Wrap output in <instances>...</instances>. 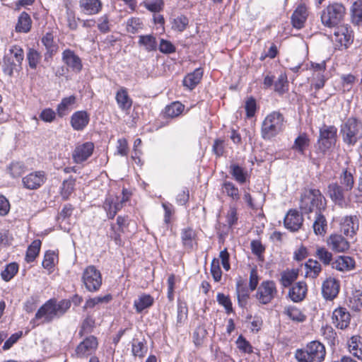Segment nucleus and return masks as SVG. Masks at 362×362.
I'll return each instance as SVG.
<instances>
[{"instance_id": "79ce46f5", "label": "nucleus", "mask_w": 362, "mask_h": 362, "mask_svg": "<svg viewBox=\"0 0 362 362\" xmlns=\"http://www.w3.org/2000/svg\"><path fill=\"white\" fill-rule=\"evenodd\" d=\"M41 244L42 243L40 240H35L29 245L25 255L27 262H33L35 259L40 252Z\"/></svg>"}, {"instance_id": "72a5a7b5", "label": "nucleus", "mask_w": 362, "mask_h": 362, "mask_svg": "<svg viewBox=\"0 0 362 362\" xmlns=\"http://www.w3.org/2000/svg\"><path fill=\"white\" fill-rule=\"evenodd\" d=\"M230 173L240 184H243L248 177L247 172L238 164H232L230 166Z\"/></svg>"}, {"instance_id": "dca6fc26", "label": "nucleus", "mask_w": 362, "mask_h": 362, "mask_svg": "<svg viewBox=\"0 0 362 362\" xmlns=\"http://www.w3.org/2000/svg\"><path fill=\"white\" fill-rule=\"evenodd\" d=\"M333 325L338 329L347 328L351 322V315L346 308L338 307L334 310L332 315Z\"/></svg>"}, {"instance_id": "a211bd4d", "label": "nucleus", "mask_w": 362, "mask_h": 362, "mask_svg": "<svg viewBox=\"0 0 362 362\" xmlns=\"http://www.w3.org/2000/svg\"><path fill=\"white\" fill-rule=\"evenodd\" d=\"M303 222V216L296 209H291L284 218L285 227L293 232L298 230Z\"/></svg>"}, {"instance_id": "2eb2a0df", "label": "nucleus", "mask_w": 362, "mask_h": 362, "mask_svg": "<svg viewBox=\"0 0 362 362\" xmlns=\"http://www.w3.org/2000/svg\"><path fill=\"white\" fill-rule=\"evenodd\" d=\"M62 60L66 64L67 69L75 73H79L83 68L81 58L70 49H66L62 54Z\"/></svg>"}, {"instance_id": "7ed1b4c3", "label": "nucleus", "mask_w": 362, "mask_h": 362, "mask_svg": "<svg viewBox=\"0 0 362 362\" xmlns=\"http://www.w3.org/2000/svg\"><path fill=\"white\" fill-rule=\"evenodd\" d=\"M284 117L278 112L274 111L269 114L264 119L261 127L262 137L269 140L283 131L284 126Z\"/></svg>"}, {"instance_id": "de8ad7c7", "label": "nucleus", "mask_w": 362, "mask_h": 362, "mask_svg": "<svg viewBox=\"0 0 362 362\" xmlns=\"http://www.w3.org/2000/svg\"><path fill=\"white\" fill-rule=\"evenodd\" d=\"M26 166L23 162H12L7 168V171L13 178L21 177L25 171Z\"/></svg>"}, {"instance_id": "9d476101", "label": "nucleus", "mask_w": 362, "mask_h": 362, "mask_svg": "<svg viewBox=\"0 0 362 362\" xmlns=\"http://www.w3.org/2000/svg\"><path fill=\"white\" fill-rule=\"evenodd\" d=\"M332 40L337 43L339 49L347 48L354 40L353 30L351 26L347 24L336 26Z\"/></svg>"}, {"instance_id": "0e129e2a", "label": "nucleus", "mask_w": 362, "mask_h": 362, "mask_svg": "<svg viewBox=\"0 0 362 362\" xmlns=\"http://www.w3.org/2000/svg\"><path fill=\"white\" fill-rule=\"evenodd\" d=\"M211 273L214 280L218 282L221 279L222 272L220 267V261L217 258H214L211 263Z\"/></svg>"}, {"instance_id": "58836bf2", "label": "nucleus", "mask_w": 362, "mask_h": 362, "mask_svg": "<svg viewBox=\"0 0 362 362\" xmlns=\"http://www.w3.org/2000/svg\"><path fill=\"white\" fill-rule=\"evenodd\" d=\"M347 305L354 311L361 310L362 309V292L359 290L352 292L349 298Z\"/></svg>"}, {"instance_id": "3c124183", "label": "nucleus", "mask_w": 362, "mask_h": 362, "mask_svg": "<svg viewBox=\"0 0 362 362\" xmlns=\"http://www.w3.org/2000/svg\"><path fill=\"white\" fill-rule=\"evenodd\" d=\"M352 22L357 25H362V0L354 3L351 8Z\"/></svg>"}, {"instance_id": "052dcab7", "label": "nucleus", "mask_w": 362, "mask_h": 362, "mask_svg": "<svg viewBox=\"0 0 362 362\" xmlns=\"http://www.w3.org/2000/svg\"><path fill=\"white\" fill-rule=\"evenodd\" d=\"M110 17L107 14H104L101 16L98 19L97 27L99 31L102 33H107L110 31Z\"/></svg>"}, {"instance_id": "6e6552de", "label": "nucleus", "mask_w": 362, "mask_h": 362, "mask_svg": "<svg viewBox=\"0 0 362 362\" xmlns=\"http://www.w3.org/2000/svg\"><path fill=\"white\" fill-rule=\"evenodd\" d=\"M81 281L88 291L97 292L102 285V275L95 267L90 265L83 270Z\"/></svg>"}, {"instance_id": "6ab92c4d", "label": "nucleus", "mask_w": 362, "mask_h": 362, "mask_svg": "<svg viewBox=\"0 0 362 362\" xmlns=\"http://www.w3.org/2000/svg\"><path fill=\"white\" fill-rule=\"evenodd\" d=\"M339 291V283L334 278L327 279L322 286V294L326 300H333Z\"/></svg>"}, {"instance_id": "864d4df0", "label": "nucleus", "mask_w": 362, "mask_h": 362, "mask_svg": "<svg viewBox=\"0 0 362 362\" xmlns=\"http://www.w3.org/2000/svg\"><path fill=\"white\" fill-rule=\"evenodd\" d=\"M307 275L310 277L316 278L322 270L321 264L316 260L309 259L306 264Z\"/></svg>"}, {"instance_id": "4468645a", "label": "nucleus", "mask_w": 362, "mask_h": 362, "mask_svg": "<svg viewBox=\"0 0 362 362\" xmlns=\"http://www.w3.org/2000/svg\"><path fill=\"white\" fill-rule=\"evenodd\" d=\"M94 148V144L90 141L77 144L72 152L74 162L80 164L87 160L93 154Z\"/></svg>"}, {"instance_id": "4c0bfd02", "label": "nucleus", "mask_w": 362, "mask_h": 362, "mask_svg": "<svg viewBox=\"0 0 362 362\" xmlns=\"http://www.w3.org/2000/svg\"><path fill=\"white\" fill-rule=\"evenodd\" d=\"M298 272L296 269L284 271L281 274L280 283L283 287L287 288L297 279Z\"/></svg>"}, {"instance_id": "4be33fe9", "label": "nucleus", "mask_w": 362, "mask_h": 362, "mask_svg": "<svg viewBox=\"0 0 362 362\" xmlns=\"http://www.w3.org/2000/svg\"><path fill=\"white\" fill-rule=\"evenodd\" d=\"M359 223L356 216H345L341 223V231L347 237L353 238L358 230Z\"/></svg>"}, {"instance_id": "69168bd1", "label": "nucleus", "mask_w": 362, "mask_h": 362, "mask_svg": "<svg viewBox=\"0 0 362 362\" xmlns=\"http://www.w3.org/2000/svg\"><path fill=\"white\" fill-rule=\"evenodd\" d=\"M216 300L219 305L224 307L228 314L233 312L232 303L228 296L222 293H218L216 296Z\"/></svg>"}, {"instance_id": "13d9d810", "label": "nucleus", "mask_w": 362, "mask_h": 362, "mask_svg": "<svg viewBox=\"0 0 362 362\" xmlns=\"http://www.w3.org/2000/svg\"><path fill=\"white\" fill-rule=\"evenodd\" d=\"M223 188L227 195L233 200L238 201L240 199L238 188L231 182H225Z\"/></svg>"}, {"instance_id": "c85d7f7f", "label": "nucleus", "mask_w": 362, "mask_h": 362, "mask_svg": "<svg viewBox=\"0 0 362 362\" xmlns=\"http://www.w3.org/2000/svg\"><path fill=\"white\" fill-rule=\"evenodd\" d=\"M203 76L202 69H196L193 72L187 74L183 80V85L190 90H192L200 82Z\"/></svg>"}, {"instance_id": "c03bdc74", "label": "nucleus", "mask_w": 362, "mask_h": 362, "mask_svg": "<svg viewBox=\"0 0 362 362\" xmlns=\"http://www.w3.org/2000/svg\"><path fill=\"white\" fill-rule=\"evenodd\" d=\"M143 28V21L139 18L132 17L126 21V30L131 34L139 33Z\"/></svg>"}, {"instance_id": "5701e85b", "label": "nucleus", "mask_w": 362, "mask_h": 362, "mask_svg": "<svg viewBox=\"0 0 362 362\" xmlns=\"http://www.w3.org/2000/svg\"><path fill=\"white\" fill-rule=\"evenodd\" d=\"M76 103V97L74 95L64 97L57 106V116L60 118L68 115L69 112L75 107Z\"/></svg>"}, {"instance_id": "20e7f679", "label": "nucleus", "mask_w": 362, "mask_h": 362, "mask_svg": "<svg viewBox=\"0 0 362 362\" xmlns=\"http://www.w3.org/2000/svg\"><path fill=\"white\" fill-rule=\"evenodd\" d=\"M345 14L346 8L342 4L338 2L329 4L321 11V23L327 28H335L342 22Z\"/></svg>"}, {"instance_id": "ddd939ff", "label": "nucleus", "mask_w": 362, "mask_h": 362, "mask_svg": "<svg viewBox=\"0 0 362 362\" xmlns=\"http://www.w3.org/2000/svg\"><path fill=\"white\" fill-rule=\"evenodd\" d=\"M47 181V174L43 170L31 172L22 177L23 187L29 190L40 188Z\"/></svg>"}, {"instance_id": "f257e3e1", "label": "nucleus", "mask_w": 362, "mask_h": 362, "mask_svg": "<svg viewBox=\"0 0 362 362\" xmlns=\"http://www.w3.org/2000/svg\"><path fill=\"white\" fill-rule=\"evenodd\" d=\"M70 306L69 300L57 302L55 299H49L38 309L30 322L35 324L36 320H42V323H49L64 315Z\"/></svg>"}, {"instance_id": "423d86ee", "label": "nucleus", "mask_w": 362, "mask_h": 362, "mask_svg": "<svg viewBox=\"0 0 362 362\" xmlns=\"http://www.w3.org/2000/svg\"><path fill=\"white\" fill-rule=\"evenodd\" d=\"M23 59L24 52L22 47L16 45L11 46L3 59L4 71L11 75L14 70H20Z\"/></svg>"}, {"instance_id": "a18cd8bd", "label": "nucleus", "mask_w": 362, "mask_h": 362, "mask_svg": "<svg viewBox=\"0 0 362 362\" xmlns=\"http://www.w3.org/2000/svg\"><path fill=\"white\" fill-rule=\"evenodd\" d=\"M112 296L110 294H107L103 296H96L94 298H90L86 300L85 305L83 306L84 309L87 308H93L96 305L100 304H106L108 303L112 300Z\"/></svg>"}, {"instance_id": "ea45409f", "label": "nucleus", "mask_w": 362, "mask_h": 362, "mask_svg": "<svg viewBox=\"0 0 362 362\" xmlns=\"http://www.w3.org/2000/svg\"><path fill=\"white\" fill-rule=\"evenodd\" d=\"M349 348L353 355L362 360V337L359 336L352 337Z\"/></svg>"}, {"instance_id": "412c9836", "label": "nucleus", "mask_w": 362, "mask_h": 362, "mask_svg": "<svg viewBox=\"0 0 362 362\" xmlns=\"http://www.w3.org/2000/svg\"><path fill=\"white\" fill-rule=\"evenodd\" d=\"M78 7L82 13L93 16L101 11L103 4L100 0H79Z\"/></svg>"}, {"instance_id": "f8f14e48", "label": "nucleus", "mask_w": 362, "mask_h": 362, "mask_svg": "<svg viewBox=\"0 0 362 362\" xmlns=\"http://www.w3.org/2000/svg\"><path fill=\"white\" fill-rule=\"evenodd\" d=\"M125 192V189L122 190V197L115 195H109L106 197L103 208L109 218H114L117 213L122 208L123 204L128 200Z\"/></svg>"}, {"instance_id": "8fccbe9b", "label": "nucleus", "mask_w": 362, "mask_h": 362, "mask_svg": "<svg viewBox=\"0 0 362 362\" xmlns=\"http://www.w3.org/2000/svg\"><path fill=\"white\" fill-rule=\"evenodd\" d=\"M195 232L191 228H184L181 233L182 242L187 249H192L195 238Z\"/></svg>"}, {"instance_id": "f03ea898", "label": "nucleus", "mask_w": 362, "mask_h": 362, "mask_svg": "<svg viewBox=\"0 0 362 362\" xmlns=\"http://www.w3.org/2000/svg\"><path fill=\"white\" fill-rule=\"evenodd\" d=\"M326 199L317 189H305L301 194L300 209L304 214L322 212L326 208Z\"/></svg>"}, {"instance_id": "f3484780", "label": "nucleus", "mask_w": 362, "mask_h": 362, "mask_svg": "<svg viewBox=\"0 0 362 362\" xmlns=\"http://www.w3.org/2000/svg\"><path fill=\"white\" fill-rule=\"evenodd\" d=\"M98 342L94 336H89L81 341L76 349L78 357H87L95 351Z\"/></svg>"}, {"instance_id": "09e8293b", "label": "nucleus", "mask_w": 362, "mask_h": 362, "mask_svg": "<svg viewBox=\"0 0 362 362\" xmlns=\"http://www.w3.org/2000/svg\"><path fill=\"white\" fill-rule=\"evenodd\" d=\"M309 143L310 140L306 134H300L295 139L292 149L298 151L301 155H303L305 149L309 146Z\"/></svg>"}, {"instance_id": "c9c22d12", "label": "nucleus", "mask_w": 362, "mask_h": 362, "mask_svg": "<svg viewBox=\"0 0 362 362\" xmlns=\"http://www.w3.org/2000/svg\"><path fill=\"white\" fill-rule=\"evenodd\" d=\"M274 90L279 95H282L288 90V81L286 73H281L274 83Z\"/></svg>"}, {"instance_id": "bf43d9fd", "label": "nucleus", "mask_w": 362, "mask_h": 362, "mask_svg": "<svg viewBox=\"0 0 362 362\" xmlns=\"http://www.w3.org/2000/svg\"><path fill=\"white\" fill-rule=\"evenodd\" d=\"M316 256L325 265H329L332 263V255L325 247L317 248Z\"/></svg>"}, {"instance_id": "7c9ffc66", "label": "nucleus", "mask_w": 362, "mask_h": 362, "mask_svg": "<svg viewBox=\"0 0 362 362\" xmlns=\"http://www.w3.org/2000/svg\"><path fill=\"white\" fill-rule=\"evenodd\" d=\"M339 185H341L345 190L351 192L354 187V178L350 169L343 170L339 175Z\"/></svg>"}, {"instance_id": "49530a36", "label": "nucleus", "mask_w": 362, "mask_h": 362, "mask_svg": "<svg viewBox=\"0 0 362 362\" xmlns=\"http://www.w3.org/2000/svg\"><path fill=\"white\" fill-rule=\"evenodd\" d=\"M284 313L292 320L298 322H303L306 319V316L301 310L295 306H288L285 308Z\"/></svg>"}, {"instance_id": "c756f323", "label": "nucleus", "mask_w": 362, "mask_h": 362, "mask_svg": "<svg viewBox=\"0 0 362 362\" xmlns=\"http://www.w3.org/2000/svg\"><path fill=\"white\" fill-rule=\"evenodd\" d=\"M236 294L238 298V305L243 308L245 307L250 298V293L248 288L244 285L243 282L240 280L236 283Z\"/></svg>"}, {"instance_id": "4d7b16f0", "label": "nucleus", "mask_w": 362, "mask_h": 362, "mask_svg": "<svg viewBox=\"0 0 362 362\" xmlns=\"http://www.w3.org/2000/svg\"><path fill=\"white\" fill-rule=\"evenodd\" d=\"M27 60L30 68L35 69L41 60L40 54L34 49H29L27 52Z\"/></svg>"}, {"instance_id": "603ef678", "label": "nucleus", "mask_w": 362, "mask_h": 362, "mask_svg": "<svg viewBox=\"0 0 362 362\" xmlns=\"http://www.w3.org/2000/svg\"><path fill=\"white\" fill-rule=\"evenodd\" d=\"M189 24V19L184 15L175 18L172 21V29L180 33L183 32Z\"/></svg>"}, {"instance_id": "1a4fd4ad", "label": "nucleus", "mask_w": 362, "mask_h": 362, "mask_svg": "<svg viewBox=\"0 0 362 362\" xmlns=\"http://www.w3.org/2000/svg\"><path fill=\"white\" fill-rule=\"evenodd\" d=\"M278 295L276 283L272 280H265L261 282L257 289L255 297L262 305L271 303Z\"/></svg>"}, {"instance_id": "cd10ccee", "label": "nucleus", "mask_w": 362, "mask_h": 362, "mask_svg": "<svg viewBox=\"0 0 362 362\" xmlns=\"http://www.w3.org/2000/svg\"><path fill=\"white\" fill-rule=\"evenodd\" d=\"M154 303L153 298L149 295L143 293L134 301V307L138 313H141L144 310L149 308Z\"/></svg>"}, {"instance_id": "e433bc0d", "label": "nucleus", "mask_w": 362, "mask_h": 362, "mask_svg": "<svg viewBox=\"0 0 362 362\" xmlns=\"http://www.w3.org/2000/svg\"><path fill=\"white\" fill-rule=\"evenodd\" d=\"M32 21L30 16L23 12L18 17L16 30L19 33H28L31 28Z\"/></svg>"}, {"instance_id": "6e6d98bb", "label": "nucleus", "mask_w": 362, "mask_h": 362, "mask_svg": "<svg viewBox=\"0 0 362 362\" xmlns=\"http://www.w3.org/2000/svg\"><path fill=\"white\" fill-rule=\"evenodd\" d=\"M18 271V265L15 262L10 263L1 272V278L6 281H8L16 274Z\"/></svg>"}, {"instance_id": "774afa93", "label": "nucleus", "mask_w": 362, "mask_h": 362, "mask_svg": "<svg viewBox=\"0 0 362 362\" xmlns=\"http://www.w3.org/2000/svg\"><path fill=\"white\" fill-rule=\"evenodd\" d=\"M163 0H153L144 3V7L151 12L158 13L163 9Z\"/></svg>"}, {"instance_id": "f704fd0d", "label": "nucleus", "mask_w": 362, "mask_h": 362, "mask_svg": "<svg viewBox=\"0 0 362 362\" xmlns=\"http://www.w3.org/2000/svg\"><path fill=\"white\" fill-rule=\"evenodd\" d=\"M314 232L317 235L325 233L327 228V221L322 212L315 213V219L313 225Z\"/></svg>"}, {"instance_id": "e2e57ef3", "label": "nucleus", "mask_w": 362, "mask_h": 362, "mask_svg": "<svg viewBox=\"0 0 362 362\" xmlns=\"http://www.w3.org/2000/svg\"><path fill=\"white\" fill-rule=\"evenodd\" d=\"M325 81L326 78L324 74L313 73V78L310 80V86L318 90L325 86Z\"/></svg>"}, {"instance_id": "b1692460", "label": "nucleus", "mask_w": 362, "mask_h": 362, "mask_svg": "<svg viewBox=\"0 0 362 362\" xmlns=\"http://www.w3.org/2000/svg\"><path fill=\"white\" fill-rule=\"evenodd\" d=\"M308 8L305 4H300L293 11L291 16V23L294 28L300 29L308 18Z\"/></svg>"}, {"instance_id": "338daca9", "label": "nucleus", "mask_w": 362, "mask_h": 362, "mask_svg": "<svg viewBox=\"0 0 362 362\" xmlns=\"http://www.w3.org/2000/svg\"><path fill=\"white\" fill-rule=\"evenodd\" d=\"M147 351L145 344L142 341H134L132 345V352L134 356L142 358Z\"/></svg>"}, {"instance_id": "39448f33", "label": "nucleus", "mask_w": 362, "mask_h": 362, "mask_svg": "<svg viewBox=\"0 0 362 362\" xmlns=\"http://www.w3.org/2000/svg\"><path fill=\"white\" fill-rule=\"evenodd\" d=\"M325 346L317 341H313L303 349H298L295 357L298 362H322L325 357Z\"/></svg>"}, {"instance_id": "0eeeda50", "label": "nucleus", "mask_w": 362, "mask_h": 362, "mask_svg": "<svg viewBox=\"0 0 362 362\" xmlns=\"http://www.w3.org/2000/svg\"><path fill=\"white\" fill-rule=\"evenodd\" d=\"M337 137V129L334 125L324 124L320 128V136L317 144L318 150L322 155L335 145Z\"/></svg>"}, {"instance_id": "680f3d73", "label": "nucleus", "mask_w": 362, "mask_h": 362, "mask_svg": "<svg viewBox=\"0 0 362 362\" xmlns=\"http://www.w3.org/2000/svg\"><path fill=\"white\" fill-rule=\"evenodd\" d=\"M57 259V255L54 251H47L42 261V267L47 269H52Z\"/></svg>"}, {"instance_id": "a19ab883", "label": "nucleus", "mask_w": 362, "mask_h": 362, "mask_svg": "<svg viewBox=\"0 0 362 362\" xmlns=\"http://www.w3.org/2000/svg\"><path fill=\"white\" fill-rule=\"evenodd\" d=\"M76 180L73 177H69L63 181L60 187V194L64 200L69 198L74 189Z\"/></svg>"}, {"instance_id": "473e14b6", "label": "nucleus", "mask_w": 362, "mask_h": 362, "mask_svg": "<svg viewBox=\"0 0 362 362\" xmlns=\"http://www.w3.org/2000/svg\"><path fill=\"white\" fill-rule=\"evenodd\" d=\"M139 37V45L144 47L147 52H153L157 49L156 38L153 35H140Z\"/></svg>"}, {"instance_id": "9b49d317", "label": "nucleus", "mask_w": 362, "mask_h": 362, "mask_svg": "<svg viewBox=\"0 0 362 362\" xmlns=\"http://www.w3.org/2000/svg\"><path fill=\"white\" fill-rule=\"evenodd\" d=\"M327 194L331 200L340 207H346L349 202V192L338 182H331L327 186Z\"/></svg>"}, {"instance_id": "a878e982", "label": "nucleus", "mask_w": 362, "mask_h": 362, "mask_svg": "<svg viewBox=\"0 0 362 362\" xmlns=\"http://www.w3.org/2000/svg\"><path fill=\"white\" fill-rule=\"evenodd\" d=\"M115 99L119 107L127 112L132 107V100L130 98L127 90L122 87L116 93Z\"/></svg>"}, {"instance_id": "aec40b11", "label": "nucleus", "mask_w": 362, "mask_h": 362, "mask_svg": "<svg viewBox=\"0 0 362 362\" xmlns=\"http://www.w3.org/2000/svg\"><path fill=\"white\" fill-rule=\"evenodd\" d=\"M90 116L85 110L75 112L70 119L71 127L76 131H83L88 124Z\"/></svg>"}, {"instance_id": "37998d69", "label": "nucleus", "mask_w": 362, "mask_h": 362, "mask_svg": "<svg viewBox=\"0 0 362 362\" xmlns=\"http://www.w3.org/2000/svg\"><path fill=\"white\" fill-rule=\"evenodd\" d=\"M184 105L179 102H174L170 105L165 107L164 115L168 118H174L178 117L182 112Z\"/></svg>"}, {"instance_id": "5fc2aeb1", "label": "nucleus", "mask_w": 362, "mask_h": 362, "mask_svg": "<svg viewBox=\"0 0 362 362\" xmlns=\"http://www.w3.org/2000/svg\"><path fill=\"white\" fill-rule=\"evenodd\" d=\"M42 43L45 47L47 52L49 55H52L56 52L57 46L54 42V37L52 33H46L42 38Z\"/></svg>"}, {"instance_id": "bb28decb", "label": "nucleus", "mask_w": 362, "mask_h": 362, "mask_svg": "<svg viewBox=\"0 0 362 362\" xmlns=\"http://www.w3.org/2000/svg\"><path fill=\"white\" fill-rule=\"evenodd\" d=\"M329 246L338 252H344L348 250L349 245L347 240L341 235H332L327 240Z\"/></svg>"}, {"instance_id": "393cba45", "label": "nucleus", "mask_w": 362, "mask_h": 362, "mask_svg": "<svg viewBox=\"0 0 362 362\" xmlns=\"http://www.w3.org/2000/svg\"><path fill=\"white\" fill-rule=\"evenodd\" d=\"M307 290L306 284L304 281H298L290 288L288 296L295 303L300 302L305 298Z\"/></svg>"}, {"instance_id": "2f4dec72", "label": "nucleus", "mask_w": 362, "mask_h": 362, "mask_svg": "<svg viewBox=\"0 0 362 362\" xmlns=\"http://www.w3.org/2000/svg\"><path fill=\"white\" fill-rule=\"evenodd\" d=\"M332 267L339 271H345L351 269L354 266V262L352 258L346 256H339L332 263Z\"/></svg>"}]
</instances>
